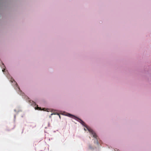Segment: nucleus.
Masks as SVG:
<instances>
[{
	"label": "nucleus",
	"mask_w": 151,
	"mask_h": 151,
	"mask_svg": "<svg viewBox=\"0 0 151 151\" xmlns=\"http://www.w3.org/2000/svg\"><path fill=\"white\" fill-rule=\"evenodd\" d=\"M81 123L82 125H83V126H84L85 127H86V129L88 130V131H89V132H90L93 135V137L94 138H96V139L97 140L96 143L97 144H98L99 142H98V138H97V136L96 134L93 130L92 129H91L90 128L88 127H87V126H86V124L83 121H82L81 120Z\"/></svg>",
	"instance_id": "obj_1"
},
{
	"label": "nucleus",
	"mask_w": 151,
	"mask_h": 151,
	"mask_svg": "<svg viewBox=\"0 0 151 151\" xmlns=\"http://www.w3.org/2000/svg\"><path fill=\"white\" fill-rule=\"evenodd\" d=\"M30 103H32L31 104L33 106H35L36 105V103L35 102H34L33 101L30 100Z\"/></svg>",
	"instance_id": "obj_2"
},
{
	"label": "nucleus",
	"mask_w": 151,
	"mask_h": 151,
	"mask_svg": "<svg viewBox=\"0 0 151 151\" xmlns=\"http://www.w3.org/2000/svg\"><path fill=\"white\" fill-rule=\"evenodd\" d=\"M35 109H40V108L39 107H38V105H37L36 108V107H35Z\"/></svg>",
	"instance_id": "obj_3"
},
{
	"label": "nucleus",
	"mask_w": 151,
	"mask_h": 151,
	"mask_svg": "<svg viewBox=\"0 0 151 151\" xmlns=\"http://www.w3.org/2000/svg\"><path fill=\"white\" fill-rule=\"evenodd\" d=\"M5 70V69H4V70H2V71H3V72H4V70Z\"/></svg>",
	"instance_id": "obj_4"
},
{
	"label": "nucleus",
	"mask_w": 151,
	"mask_h": 151,
	"mask_svg": "<svg viewBox=\"0 0 151 151\" xmlns=\"http://www.w3.org/2000/svg\"><path fill=\"white\" fill-rule=\"evenodd\" d=\"M89 148H90V149H91V146H90L89 147Z\"/></svg>",
	"instance_id": "obj_5"
},
{
	"label": "nucleus",
	"mask_w": 151,
	"mask_h": 151,
	"mask_svg": "<svg viewBox=\"0 0 151 151\" xmlns=\"http://www.w3.org/2000/svg\"><path fill=\"white\" fill-rule=\"evenodd\" d=\"M84 130H86V129H85V128H84Z\"/></svg>",
	"instance_id": "obj_6"
}]
</instances>
